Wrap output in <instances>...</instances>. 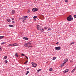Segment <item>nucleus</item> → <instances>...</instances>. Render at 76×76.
I'll use <instances>...</instances> for the list:
<instances>
[{
  "label": "nucleus",
  "instance_id": "obj_30",
  "mask_svg": "<svg viewBox=\"0 0 76 76\" xmlns=\"http://www.w3.org/2000/svg\"><path fill=\"white\" fill-rule=\"evenodd\" d=\"M8 47H10V46H11V44H9V45H8Z\"/></svg>",
  "mask_w": 76,
  "mask_h": 76
},
{
  "label": "nucleus",
  "instance_id": "obj_16",
  "mask_svg": "<svg viewBox=\"0 0 76 76\" xmlns=\"http://www.w3.org/2000/svg\"><path fill=\"white\" fill-rule=\"evenodd\" d=\"M68 61V59H66V60H65V61L64 62V63H66Z\"/></svg>",
  "mask_w": 76,
  "mask_h": 76
},
{
  "label": "nucleus",
  "instance_id": "obj_5",
  "mask_svg": "<svg viewBox=\"0 0 76 76\" xmlns=\"http://www.w3.org/2000/svg\"><path fill=\"white\" fill-rule=\"evenodd\" d=\"M31 64L33 67H36L37 66V64H35V63H32Z\"/></svg>",
  "mask_w": 76,
  "mask_h": 76
},
{
  "label": "nucleus",
  "instance_id": "obj_29",
  "mask_svg": "<svg viewBox=\"0 0 76 76\" xmlns=\"http://www.w3.org/2000/svg\"><path fill=\"white\" fill-rule=\"evenodd\" d=\"M4 58H5V59H6V58H7V56H5L4 57Z\"/></svg>",
  "mask_w": 76,
  "mask_h": 76
},
{
  "label": "nucleus",
  "instance_id": "obj_12",
  "mask_svg": "<svg viewBox=\"0 0 76 76\" xmlns=\"http://www.w3.org/2000/svg\"><path fill=\"white\" fill-rule=\"evenodd\" d=\"M7 20L8 22H10L11 21L10 20V19H7Z\"/></svg>",
  "mask_w": 76,
  "mask_h": 76
},
{
  "label": "nucleus",
  "instance_id": "obj_8",
  "mask_svg": "<svg viewBox=\"0 0 76 76\" xmlns=\"http://www.w3.org/2000/svg\"><path fill=\"white\" fill-rule=\"evenodd\" d=\"M66 63V62H64L61 65V67H63L64 66V64H65Z\"/></svg>",
  "mask_w": 76,
  "mask_h": 76
},
{
  "label": "nucleus",
  "instance_id": "obj_2",
  "mask_svg": "<svg viewBox=\"0 0 76 76\" xmlns=\"http://www.w3.org/2000/svg\"><path fill=\"white\" fill-rule=\"evenodd\" d=\"M31 45V42H29L28 43H26L24 45V46L26 47H29Z\"/></svg>",
  "mask_w": 76,
  "mask_h": 76
},
{
  "label": "nucleus",
  "instance_id": "obj_26",
  "mask_svg": "<svg viewBox=\"0 0 76 76\" xmlns=\"http://www.w3.org/2000/svg\"><path fill=\"white\" fill-rule=\"evenodd\" d=\"M50 30H51V28H49L48 29V31H50Z\"/></svg>",
  "mask_w": 76,
  "mask_h": 76
},
{
  "label": "nucleus",
  "instance_id": "obj_45",
  "mask_svg": "<svg viewBox=\"0 0 76 76\" xmlns=\"http://www.w3.org/2000/svg\"><path fill=\"white\" fill-rule=\"evenodd\" d=\"M70 45H72V44H71V43L70 44Z\"/></svg>",
  "mask_w": 76,
  "mask_h": 76
},
{
  "label": "nucleus",
  "instance_id": "obj_34",
  "mask_svg": "<svg viewBox=\"0 0 76 76\" xmlns=\"http://www.w3.org/2000/svg\"><path fill=\"white\" fill-rule=\"evenodd\" d=\"M75 44V42H73L71 43V44H72H72Z\"/></svg>",
  "mask_w": 76,
  "mask_h": 76
},
{
  "label": "nucleus",
  "instance_id": "obj_3",
  "mask_svg": "<svg viewBox=\"0 0 76 76\" xmlns=\"http://www.w3.org/2000/svg\"><path fill=\"white\" fill-rule=\"evenodd\" d=\"M28 18V17L26 16H24L22 18V20H23L22 22H25L24 20H25L26 19V18Z\"/></svg>",
  "mask_w": 76,
  "mask_h": 76
},
{
  "label": "nucleus",
  "instance_id": "obj_25",
  "mask_svg": "<svg viewBox=\"0 0 76 76\" xmlns=\"http://www.w3.org/2000/svg\"><path fill=\"white\" fill-rule=\"evenodd\" d=\"M29 73V71H27L26 74V75H28V73Z\"/></svg>",
  "mask_w": 76,
  "mask_h": 76
},
{
  "label": "nucleus",
  "instance_id": "obj_44",
  "mask_svg": "<svg viewBox=\"0 0 76 76\" xmlns=\"http://www.w3.org/2000/svg\"><path fill=\"white\" fill-rule=\"evenodd\" d=\"M73 61H71V62H72V63H73Z\"/></svg>",
  "mask_w": 76,
  "mask_h": 76
},
{
  "label": "nucleus",
  "instance_id": "obj_33",
  "mask_svg": "<svg viewBox=\"0 0 76 76\" xmlns=\"http://www.w3.org/2000/svg\"><path fill=\"white\" fill-rule=\"evenodd\" d=\"M5 43V42H3L1 43V45H3Z\"/></svg>",
  "mask_w": 76,
  "mask_h": 76
},
{
  "label": "nucleus",
  "instance_id": "obj_28",
  "mask_svg": "<svg viewBox=\"0 0 76 76\" xmlns=\"http://www.w3.org/2000/svg\"><path fill=\"white\" fill-rule=\"evenodd\" d=\"M41 69H38V70L37 71V72H39L41 71Z\"/></svg>",
  "mask_w": 76,
  "mask_h": 76
},
{
  "label": "nucleus",
  "instance_id": "obj_24",
  "mask_svg": "<svg viewBox=\"0 0 76 76\" xmlns=\"http://www.w3.org/2000/svg\"><path fill=\"white\" fill-rule=\"evenodd\" d=\"M37 16H34V17L33 18L34 19H36V18H37Z\"/></svg>",
  "mask_w": 76,
  "mask_h": 76
},
{
  "label": "nucleus",
  "instance_id": "obj_7",
  "mask_svg": "<svg viewBox=\"0 0 76 76\" xmlns=\"http://www.w3.org/2000/svg\"><path fill=\"white\" fill-rule=\"evenodd\" d=\"M37 29H38L39 30H40L41 29V28H40V27L39 26V25H38L37 26Z\"/></svg>",
  "mask_w": 76,
  "mask_h": 76
},
{
  "label": "nucleus",
  "instance_id": "obj_46",
  "mask_svg": "<svg viewBox=\"0 0 76 76\" xmlns=\"http://www.w3.org/2000/svg\"><path fill=\"white\" fill-rule=\"evenodd\" d=\"M27 70H28V69H27Z\"/></svg>",
  "mask_w": 76,
  "mask_h": 76
},
{
  "label": "nucleus",
  "instance_id": "obj_23",
  "mask_svg": "<svg viewBox=\"0 0 76 76\" xmlns=\"http://www.w3.org/2000/svg\"><path fill=\"white\" fill-rule=\"evenodd\" d=\"M28 61H27L24 63V64H26V63H28Z\"/></svg>",
  "mask_w": 76,
  "mask_h": 76
},
{
  "label": "nucleus",
  "instance_id": "obj_41",
  "mask_svg": "<svg viewBox=\"0 0 76 76\" xmlns=\"http://www.w3.org/2000/svg\"><path fill=\"white\" fill-rule=\"evenodd\" d=\"M28 13H29V12H30V11L29 10H28Z\"/></svg>",
  "mask_w": 76,
  "mask_h": 76
},
{
  "label": "nucleus",
  "instance_id": "obj_42",
  "mask_svg": "<svg viewBox=\"0 0 76 76\" xmlns=\"http://www.w3.org/2000/svg\"><path fill=\"white\" fill-rule=\"evenodd\" d=\"M11 19L12 20H14V18H12Z\"/></svg>",
  "mask_w": 76,
  "mask_h": 76
},
{
  "label": "nucleus",
  "instance_id": "obj_15",
  "mask_svg": "<svg viewBox=\"0 0 76 76\" xmlns=\"http://www.w3.org/2000/svg\"><path fill=\"white\" fill-rule=\"evenodd\" d=\"M4 38V36H0V39H2V38Z\"/></svg>",
  "mask_w": 76,
  "mask_h": 76
},
{
  "label": "nucleus",
  "instance_id": "obj_36",
  "mask_svg": "<svg viewBox=\"0 0 76 76\" xmlns=\"http://www.w3.org/2000/svg\"><path fill=\"white\" fill-rule=\"evenodd\" d=\"M74 18H76V15H74Z\"/></svg>",
  "mask_w": 76,
  "mask_h": 76
},
{
  "label": "nucleus",
  "instance_id": "obj_22",
  "mask_svg": "<svg viewBox=\"0 0 76 76\" xmlns=\"http://www.w3.org/2000/svg\"><path fill=\"white\" fill-rule=\"evenodd\" d=\"M33 47V46H29L28 47V48H32Z\"/></svg>",
  "mask_w": 76,
  "mask_h": 76
},
{
  "label": "nucleus",
  "instance_id": "obj_27",
  "mask_svg": "<svg viewBox=\"0 0 76 76\" xmlns=\"http://www.w3.org/2000/svg\"><path fill=\"white\" fill-rule=\"evenodd\" d=\"M47 28H48V27H45L44 28V29H47Z\"/></svg>",
  "mask_w": 76,
  "mask_h": 76
},
{
  "label": "nucleus",
  "instance_id": "obj_19",
  "mask_svg": "<svg viewBox=\"0 0 76 76\" xmlns=\"http://www.w3.org/2000/svg\"><path fill=\"white\" fill-rule=\"evenodd\" d=\"M40 30L41 32H44V29H43V28H42V29L41 28Z\"/></svg>",
  "mask_w": 76,
  "mask_h": 76
},
{
  "label": "nucleus",
  "instance_id": "obj_11",
  "mask_svg": "<svg viewBox=\"0 0 76 76\" xmlns=\"http://www.w3.org/2000/svg\"><path fill=\"white\" fill-rule=\"evenodd\" d=\"M13 45H14V47H15L16 46H18V44L16 43H14Z\"/></svg>",
  "mask_w": 76,
  "mask_h": 76
},
{
  "label": "nucleus",
  "instance_id": "obj_13",
  "mask_svg": "<svg viewBox=\"0 0 76 76\" xmlns=\"http://www.w3.org/2000/svg\"><path fill=\"white\" fill-rule=\"evenodd\" d=\"M9 26L10 27H11L12 28H13V27L14 26L12 25H9Z\"/></svg>",
  "mask_w": 76,
  "mask_h": 76
},
{
  "label": "nucleus",
  "instance_id": "obj_35",
  "mask_svg": "<svg viewBox=\"0 0 76 76\" xmlns=\"http://www.w3.org/2000/svg\"><path fill=\"white\" fill-rule=\"evenodd\" d=\"M21 56H25V54H21Z\"/></svg>",
  "mask_w": 76,
  "mask_h": 76
},
{
  "label": "nucleus",
  "instance_id": "obj_20",
  "mask_svg": "<svg viewBox=\"0 0 76 76\" xmlns=\"http://www.w3.org/2000/svg\"><path fill=\"white\" fill-rule=\"evenodd\" d=\"M49 70L50 71V72H52L53 70V69L50 68V69H49Z\"/></svg>",
  "mask_w": 76,
  "mask_h": 76
},
{
  "label": "nucleus",
  "instance_id": "obj_32",
  "mask_svg": "<svg viewBox=\"0 0 76 76\" xmlns=\"http://www.w3.org/2000/svg\"><path fill=\"white\" fill-rule=\"evenodd\" d=\"M4 62L5 63H7V61L6 60L4 61Z\"/></svg>",
  "mask_w": 76,
  "mask_h": 76
},
{
  "label": "nucleus",
  "instance_id": "obj_21",
  "mask_svg": "<svg viewBox=\"0 0 76 76\" xmlns=\"http://www.w3.org/2000/svg\"><path fill=\"white\" fill-rule=\"evenodd\" d=\"M15 56H17V57H18V56H19V55H18L17 53L15 54Z\"/></svg>",
  "mask_w": 76,
  "mask_h": 76
},
{
  "label": "nucleus",
  "instance_id": "obj_4",
  "mask_svg": "<svg viewBox=\"0 0 76 76\" xmlns=\"http://www.w3.org/2000/svg\"><path fill=\"white\" fill-rule=\"evenodd\" d=\"M55 50H57V51H58L60 50H61V47H55Z\"/></svg>",
  "mask_w": 76,
  "mask_h": 76
},
{
  "label": "nucleus",
  "instance_id": "obj_6",
  "mask_svg": "<svg viewBox=\"0 0 76 76\" xmlns=\"http://www.w3.org/2000/svg\"><path fill=\"white\" fill-rule=\"evenodd\" d=\"M38 10L37 8H35L32 9V12H37Z\"/></svg>",
  "mask_w": 76,
  "mask_h": 76
},
{
  "label": "nucleus",
  "instance_id": "obj_10",
  "mask_svg": "<svg viewBox=\"0 0 76 76\" xmlns=\"http://www.w3.org/2000/svg\"><path fill=\"white\" fill-rule=\"evenodd\" d=\"M23 39H25L26 40H28V39H29L27 37H23Z\"/></svg>",
  "mask_w": 76,
  "mask_h": 76
},
{
  "label": "nucleus",
  "instance_id": "obj_14",
  "mask_svg": "<svg viewBox=\"0 0 76 76\" xmlns=\"http://www.w3.org/2000/svg\"><path fill=\"white\" fill-rule=\"evenodd\" d=\"M56 59V57H53V60H55Z\"/></svg>",
  "mask_w": 76,
  "mask_h": 76
},
{
  "label": "nucleus",
  "instance_id": "obj_31",
  "mask_svg": "<svg viewBox=\"0 0 76 76\" xmlns=\"http://www.w3.org/2000/svg\"><path fill=\"white\" fill-rule=\"evenodd\" d=\"M65 2H66V3H67L68 2V1L67 0H65Z\"/></svg>",
  "mask_w": 76,
  "mask_h": 76
},
{
  "label": "nucleus",
  "instance_id": "obj_1",
  "mask_svg": "<svg viewBox=\"0 0 76 76\" xmlns=\"http://www.w3.org/2000/svg\"><path fill=\"white\" fill-rule=\"evenodd\" d=\"M67 20L68 21H71L73 20V18H72V16L71 15H69V16L67 18Z\"/></svg>",
  "mask_w": 76,
  "mask_h": 76
},
{
  "label": "nucleus",
  "instance_id": "obj_17",
  "mask_svg": "<svg viewBox=\"0 0 76 76\" xmlns=\"http://www.w3.org/2000/svg\"><path fill=\"white\" fill-rule=\"evenodd\" d=\"M12 14H14V13H15V11L12 10Z\"/></svg>",
  "mask_w": 76,
  "mask_h": 76
},
{
  "label": "nucleus",
  "instance_id": "obj_18",
  "mask_svg": "<svg viewBox=\"0 0 76 76\" xmlns=\"http://www.w3.org/2000/svg\"><path fill=\"white\" fill-rule=\"evenodd\" d=\"M75 69H74L73 70H72L71 71L72 73H73L74 72H75Z\"/></svg>",
  "mask_w": 76,
  "mask_h": 76
},
{
  "label": "nucleus",
  "instance_id": "obj_39",
  "mask_svg": "<svg viewBox=\"0 0 76 76\" xmlns=\"http://www.w3.org/2000/svg\"><path fill=\"white\" fill-rule=\"evenodd\" d=\"M12 23H15V22L14 21H12Z\"/></svg>",
  "mask_w": 76,
  "mask_h": 76
},
{
  "label": "nucleus",
  "instance_id": "obj_38",
  "mask_svg": "<svg viewBox=\"0 0 76 76\" xmlns=\"http://www.w3.org/2000/svg\"><path fill=\"white\" fill-rule=\"evenodd\" d=\"M11 46H12V47H13V46H14L13 44H12V45H11Z\"/></svg>",
  "mask_w": 76,
  "mask_h": 76
},
{
  "label": "nucleus",
  "instance_id": "obj_43",
  "mask_svg": "<svg viewBox=\"0 0 76 76\" xmlns=\"http://www.w3.org/2000/svg\"><path fill=\"white\" fill-rule=\"evenodd\" d=\"M58 44V42H57L56 43V44Z\"/></svg>",
  "mask_w": 76,
  "mask_h": 76
},
{
  "label": "nucleus",
  "instance_id": "obj_37",
  "mask_svg": "<svg viewBox=\"0 0 76 76\" xmlns=\"http://www.w3.org/2000/svg\"><path fill=\"white\" fill-rule=\"evenodd\" d=\"M2 50V49H1V48L0 47V50L1 51Z\"/></svg>",
  "mask_w": 76,
  "mask_h": 76
},
{
  "label": "nucleus",
  "instance_id": "obj_9",
  "mask_svg": "<svg viewBox=\"0 0 76 76\" xmlns=\"http://www.w3.org/2000/svg\"><path fill=\"white\" fill-rule=\"evenodd\" d=\"M69 69H67L64 71V73H66V72H69Z\"/></svg>",
  "mask_w": 76,
  "mask_h": 76
},
{
  "label": "nucleus",
  "instance_id": "obj_40",
  "mask_svg": "<svg viewBox=\"0 0 76 76\" xmlns=\"http://www.w3.org/2000/svg\"><path fill=\"white\" fill-rule=\"evenodd\" d=\"M25 57L28 60V57H27L26 56Z\"/></svg>",
  "mask_w": 76,
  "mask_h": 76
}]
</instances>
